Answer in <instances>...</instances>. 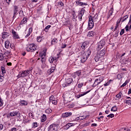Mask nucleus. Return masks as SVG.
Segmentation results:
<instances>
[{
	"label": "nucleus",
	"mask_w": 131,
	"mask_h": 131,
	"mask_svg": "<svg viewBox=\"0 0 131 131\" xmlns=\"http://www.w3.org/2000/svg\"><path fill=\"white\" fill-rule=\"evenodd\" d=\"M101 56L99 54H96V55L94 57V60L95 62H99L100 60Z\"/></svg>",
	"instance_id": "nucleus-26"
},
{
	"label": "nucleus",
	"mask_w": 131,
	"mask_h": 131,
	"mask_svg": "<svg viewBox=\"0 0 131 131\" xmlns=\"http://www.w3.org/2000/svg\"><path fill=\"white\" fill-rule=\"evenodd\" d=\"M32 27L33 26H32V27L29 29L28 33L27 34L25 37L26 38H27V37H29L30 35L31 34V33H32Z\"/></svg>",
	"instance_id": "nucleus-20"
},
{
	"label": "nucleus",
	"mask_w": 131,
	"mask_h": 131,
	"mask_svg": "<svg viewBox=\"0 0 131 131\" xmlns=\"http://www.w3.org/2000/svg\"><path fill=\"white\" fill-rule=\"evenodd\" d=\"M104 46H105V42L104 40H102L98 43V51L101 50V49H102Z\"/></svg>",
	"instance_id": "nucleus-11"
},
{
	"label": "nucleus",
	"mask_w": 131,
	"mask_h": 131,
	"mask_svg": "<svg viewBox=\"0 0 131 131\" xmlns=\"http://www.w3.org/2000/svg\"><path fill=\"white\" fill-rule=\"evenodd\" d=\"M56 126H57V124H52L50 125L48 127V130L56 131L57 129H56Z\"/></svg>",
	"instance_id": "nucleus-9"
},
{
	"label": "nucleus",
	"mask_w": 131,
	"mask_h": 131,
	"mask_svg": "<svg viewBox=\"0 0 131 131\" xmlns=\"http://www.w3.org/2000/svg\"><path fill=\"white\" fill-rule=\"evenodd\" d=\"M104 67L101 66V65L97 66V70L100 71L102 70V69H103Z\"/></svg>",
	"instance_id": "nucleus-49"
},
{
	"label": "nucleus",
	"mask_w": 131,
	"mask_h": 131,
	"mask_svg": "<svg viewBox=\"0 0 131 131\" xmlns=\"http://www.w3.org/2000/svg\"><path fill=\"white\" fill-rule=\"evenodd\" d=\"M72 115V113L67 112L61 114V117L62 118H67L70 117Z\"/></svg>",
	"instance_id": "nucleus-8"
},
{
	"label": "nucleus",
	"mask_w": 131,
	"mask_h": 131,
	"mask_svg": "<svg viewBox=\"0 0 131 131\" xmlns=\"http://www.w3.org/2000/svg\"><path fill=\"white\" fill-rule=\"evenodd\" d=\"M1 71L3 74H5L6 73V69H5V67L3 66L1 67Z\"/></svg>",
	"instance_id": "nucleus-46"
},
{
	"label": "nucleus",
	"mask_w": 131,
	"mask_h": 131,
	"mask_svg": "<svg viewBox=\"0 0 131 131\" xmlns=\"http://www.w3.org/2000/svg\"><path fill=\"white\" fill-rule=\"evenodd\" d=\"M10 41L7 40L5 42V48L6 49H9L10 47V48H12V44H10Z\"/></svg>",
	"instance_id": "nucleus-25"
},
{
	"label": "nucleus",
	"mask_w": 131,
	"mask_h": 131,
	"mask_svg": "<svg viewBox=\"0 0 131 131\" xmlns=\"http://www.w3.org/2000/svg\"><path fill=\"white\" fill-rule=\"evenodd\" d=\"M52 112H53V111H52V109H51V108H49L46 110V111H45V113L47 114H50L52 113Z\"/></svg>",
	"instance_id": "nucleus-37"
},
{
	"label": "nucleus",
	"mask_w": 131,
	"mask_h": 131,
	"mask_svg": "<svg viewBox=\"0 0 131 131\" xmlns=\"http://www.w3.org/2000/svg\"><path fill=\"white\" fill-rule=\"evenodd\" d=\"M5 59V56H4V54L2 53H0V61H3Z\"/></svg>",
	"instance_id": "nucleus-47"
},
{
	"label": "nucleus",
	"mask_w": 131,
	"mask_h": 131,
	"mask_svg": "<svg viewBox=\"0 0 131 131\" xmlns=\"http://www.w3.org/2000/svg\"><path fill=\"white\" fill-rule=\"evenodd\" d=\"M52 104H53V105H57V103H58V102L57 101V100L53 99L52 101Z\"/></svg>",
	"instance_id": "nucleus-55"
},
{
	"label": "nucleus",
	"mask_w": 131,
	"mask_h": 131,
	"mask_svg": "<svg viewBox=\"0 0 131 131\" xmlns=\"http://www.w3.org/2000/svg\"><path fill=\"white\" fill-rule=\"evenodd\" d=\"M33 47H34V43L30 44L27 48V52H34V49H32Z\"/></svg>",
	"instance_id": "nucleus-10"
},
{
	"label": "nucleus",
	"mask_w": 131,
	"mask_h": 131,
	"mask_svg": "<svg viewBox=\"0 0 131 131\" xmlns=\"http://www.w3.org/2000/svg\"><path fill=\"white\" fill-rule=\"evenodd\" d=\"M56 70V65L54 67H52L50 69L47 71V73L49 75H51V73H53L55 72V70Z\"/></svg>",
	"instance_id": "nucleus-13"
},
{
	"label": "nucleus",
	"mask_w": 131,
	"mask_h": 131,
	"mask_svg": "<svg viewBox=\"0 0 131 131\" xmlns=\"http://www.w3.org/2000/svg\"><path fill=\"white\" fill-rule=\"evenodd\" d=\"M120 63H121V64H126V61L125 59H121Z\"/></svg>",
	"instance_id": "nucleus-50"
},
{
	"label": "nucleus",
	"mask_w": 131,
	"mask_h": 131,
	"mask_svg": "<svg viewBox=\"0 0 131 131\" xmlns=\"http://www.w3.org/2000/svg\"><path fill=\"white\" fill-rule=\"evenodd\" d=\"M41 68H42V69H43L44 68H46V63H42V64L41 66Z\"/></svg>",
	"instance_id": "nucleus-58"
},
{
	"label": "nucleus",
	"mask_w": 131,
	"mask_h": 131,
	"mask_svg": "<svg viewBox=\"0 0 131 131\" xmlns=\"http://www.w3.org/2000/svg\"><path fill=\"white\" fill-rule=\"evenodd\" d=\"M89 58V57H88L86 55H84V54L83 53L82 54L81 59L80 61L81 63H84L86 60Z\"/></svg>",
	"instance_id": "nucleus-16"
},
{
	"label": "nucleus",
	"mask_w": 131,
	"mask_h": 131,
	"mask_svg": "<svg viewBox=\"0 0 131 131\" xmlns=\"http://www.w3.org/2000/svg\"><path fill=\"white\" fill-rule=\"evenodd\" d=\"M9 116H11V117H14L15 116H16L17 118H20L21 113H20L19 111H13L10 113Z\"/></svg>",
	"instance_id": "nucleus-4"
},
{
	"label": "nucleus",
	"mask_w": 131,
	"mask_h": 131,
	"mask_svg": "<svg viewBox=\"0 0 131 131\" xmlns=\"http://www.w3.org/2000/svg\"><path fill=\"white\" fill-rule=\"evenodd\" d=\"M83 54H84V55H86L89 58V57H90V56H91V54H92V51H91V49H89L86 51V52H83Z\"/></svg>",
	"instance_id": "nucleus-24"
},
{
	"label": "nucleus",
	"mask_w": 131,
	"mask_h": 131,
	"mask_svg": "<svg viewBox=\"0 0 131 131\" xmlns=\"http://www.w3.org/2000/svg\"><path fill=\"white\" fill-rule=\"evenodd\" d=\"M58 42V39L55 38L51 40V46H55Z\"/></svg>",
	"instance_id": "nucleus-29"
},
{
	"label": "nucleus",
	"mask_w": 131,
	"mask_h": 131,
	"mask_svg": "<svg viewBox=\"0 0 131 131\" xmlns=\"http://www.w3.org/2000/svg\"><path fill=\"white\" fill-rule=\"evenodd\" d=\"M94 19H93V16L90 15L89 17V23H88V27L87 29L88 30H91V29H93L94 28Z\"/></svg>",
	"instance_id": "nucleus-2"
},
{
	"label": "nucleus",
	"mask_w": 131,
	"mask_h": 131,
	"mask_svg": "<svg viewBox=\"0 0 131 131\" xmlns=\"http://www.w3.org/2000/svg\"><path fill=\"white\" fill-rule=\"evenodd\" d=\"M17 13H18V6H14V10H13V19L15 18V15H17Z\"/></svg>",
	"instance_id": "nucleus-21"
},
{
	"label": "nucleus",
	"mask_w": 131,
	"mask_h": 131,
	"mask_svg": "<svg viewBox=\"0 0 131 131\" xmlns=\"http://www.w3.org/2000/svg\"><path fill=\"white\" fill-rule=\"evenodd\" d=\"M122 96H123V95L122 94V91H120L119 93L116 95V98H118V99H120Z\"/></svg>",
	"instance_id": "nucleus-36"
},
{
	"label": "nucleus",
	"mask_w": 131,
	"mask_h": 131,
	"mask_svg": "<svg viewBox=\"0 0 131 131\" xmlns=\"http://www.w3.org/2000/svg\"><path fill=\"white\" fill-rule=\"evenodd\" d=\"M19 16L20 17H24L25 15H24V12H23V10H20L19 11Z\"/></svg>",
	"instance_id": "nucleus-48"
},
{
	"label": "nucleus",
	"mask_w": 131,
	"mask_h": 131,
	"mask_svg": "<svg viewBox=\"0 0 131 131\" xmlns=\"http://www.w3.org/2000/svg\"><path fill=\"white\" fill-rule=\"evenodd\" d=\"M11 32L13 37H15L16 39H20V37L19 36V35L17 34V32L15 31L14 29L11 30Z\"/></svg>",
	"instance_id": "nucleus-14"
},
{
	"label": "nucleus",
	"mask_w": 131,
	"mask_h": 131,
	"mask_svg": "<svg viewBox=\"0 0 131 131\" xmlns=\"http://www.w3.org/2000/svg\"><path fill=\"white\" fill-rule=\"evenodd\" d=\"M49 61L50 62V63H51V64L54 63V64H57V58L54 57L53 56H50L49 59Z\"/></svg>",
	"instance_id": "nucleus-12"
},
{
	"label": "nucleus",
	"mask_w": 131,
	"mask_h": 131,
	"mask_svg": "<svg viewBox=\"0 0 131 131\" xmlns=\"http://www.w3.org/2000/svg\"><path fill=\"white\" fill-rule=\"evenodd\" d=\"M4 55L8 58H11V51H6L4 53Z\"/></svg>",
	"instance_id": "nucleus-31"
},
{
	"label": "nucleus",
	"mask_w": 131,
	"mask_h": 131,
	"mask_svg": "<svg viewBox=\"0 0 131 131\" xmlns=\"http://www.w3.org/2000/svg\"><path fill=\"white\" fill-rule=\"evenodd\" d=\"M46 56H47V52L46 51L39 54V57L41 58V63H45L46 62Z\"/></svg>",
	"instance_id": "nucleus-7"
},
{
	"label": "nucleus",
	"mask_w": 131,
	"mask_h": 131,
	"mask_svg": "<svg viewBox=\"0 0 131 131\" xmlns=\"http://www.w3.org/2000/svg\"><path fill=\"white\" fill-rule=\"evenodd\" d=\"M76 5H78V6H81L82 7L83 6H86V3H84L81 2V0H79L76 2Z\"/></svg>",
	"instance_id": "nucleus-23"
},
{
	"label": "nucleus",
	"mask_w": 131,
	"mask_h": 131,
	"mask_svg": "<svg viewBox=\"0 0 131 131\" xmlns=\"http://www.w3.org/2000/svg\"><path fill=\"white\" fill-rule=\"evenodd\" d=\"M4 79H5V77L0 75V82H3V81H4Z\"/></svg>",
	"instance_id": "nucleus-54"
},
{
	"label": "nucleus",
	"mask_w": 131,
	"mask_h": 131,
	"mask_svg": "<svg viewBox=\"0 0 131 131\" xmlns=\"http://www.w3.org/2000/svg\"><path fill=\"white\" fill-rule=\"evenodd\" d=\"M85 12V10H84V8H82V9L79 12V14L83 16V15H84V12Z\"/></svg>",
	"instance_id": "nucleus-38"
},
{
	"label": "nucleus",
	"mask_w": 131,
	"mask_h": 131,
	"mask_svg": "<svg viewBox=\"0 0 131 131\" xmlns=\"http://www.w3.org/2000/svg\"><path fill=\"white\" fill-rule=\"evenodd\" d=\"M124 33V29H122L120 33V35H122Z\"/></svg>",
	"instance_id": "nucleus-61"
},
{
	"label": "nucleus",
	"mask_w": 131,
	"mask_h": 131,
	"mask_svg": "<svg viewBox=\"0 0 131 131\" xmlns=\"http://www.w3.org/2000/svg\"><path fill=\"white\" fill-rule=\"evenodd\" d=\"M89 45V43H88V41H84L83 42L81 46V49L82 51H84V50H85V49H86V48H88V45Z\"/></svg>",
	"instance_id": "nucleus-15"
},
{
	"label": "nucleus",
	"mask_w": 131,
	"mask_h": 131,
	"mask_svg": "<svg viewBox=\"0 0 131 131\" xmlns=\"http://www.w3.org/2000/svg\"><path fill=\"white\" fill-rule=\"evenodd\" d=\"M107 117L110 118H113L114 117V114H111L110 115H108L107 116Z\"/></svg>",
	"instance_id": "nucleus-53"
},
{
	"label": "nucleus",
	"mask_w": 131,
	"mask_h": 131,
	"mask_svg": "<svg viewBox=\"0 0 131 131\" xmlns=\"http://www.w3.org/2000/svg\"><path fill=\"white\" fill-rule=\"evenodd\" d=\"M4 128V124L0 123V130H2Z\"/></svg>",
	"instance_id": "nucleus-63"
},
{
	"label": "nucleus",
	"mask_w": 131,
	"mask_h": 131,
	"mask_svg": "<svg viewBox=\"0 0 131 131\" xmlns=\"http://www.w3.org/2000/svg\"><path fill=\"white\" fill-rule=\"evenodd\" d=\"M103 80H104V77H100L98 79H96L95 80V82L93 85V86H96V85H98V84H100V83H101Z\"/></svg>",
	"instance_id": "nucleus-6"
},
{
	"label": "nucleus",
	"mask_w": 131,
	"mask_h": 131,
	"mask_svg": "<svg viewBox=\"0 0 131 131\" xmlns=\"http://www.w3.org/2000/svg\"><path fill=\"white\" fill-rule=\"evenodd\" d=\"M88 116H89L79 117L80 121H81V120H83V119H85V118H86V117H88Z\"/></svg>",
	"instance_id": "nucleus-51"
},
{
	"label": "nucleus",
	"mask_w": 131,
	"mask_h": 131,
	"mask_svg": "<svg viewBox=\"0 0 131 131\" xmlns=\"http://www.w3.org/2000/svg\"><path fill=\"white\" fill-rule=\"evenodd\" d=\"M75 74L77 75L78 76H80L81 75V71H78L74 73Z\"/></svg>",
	"instance_id": "nucleus-45"
},
{
	"label": "nucleus",
	"mask_w": 131,
	"mask_h": 131,
	"mask_svg": "<svg viewBox=\"0 0 131 131\" xmlns=\"http://www.w3.org/2000/svg\"><path fill=\"white\" fill-rule=\"evenodd\" d=\"M90 92H91V90H89L85 92H84L82 94L77 95L76 96V97L77 99H79V98H80V97H83V96H85V95H86V94H89V93H90Z\"/></svg>",
	"instance_id": "nucleus-17"
},
{
	"label": "nucleus",
	"mask_w": 131,
	"mask_h": 131,
	"mask_svg": "<svg viewBox=\"0 0 131 131\" xmlns=\"http://www.w3.org/2000/svg\"><path fill=\"white\" fill-rule=\"evenodd\" d=\"M78 18L80 20V21H81V20H82V16L83 15H81V14H78Z\"/></svg>",
	"instance_id": "nucleus-59"
},
{
	"label": "nucleus",
	"mask_w": 131,
	"mask_h": 131,
	"mask_svg": "<svg viewBox=\"0 0 131 131\" xmlns=\"http://www.w3.org/2000/svg\"><path fill=\"white\" fill-rule=\"evenodd\" d=\"M11 131H17V128H16V127H13L12 128H11Z\"/></svg>",
	"instance_id": "nucleus-64"
},
{
	"label": "nucleus",
	"mask_w": 131,
	"mask_h": 131,
	"mask_svg": "<svg viewBox=\"0 0 131 131\" xmlns=\"http://www.w3.org/2000/svg\"><path fill=\"white\" fill-rule=\"evenodd\" d=\"M111 111H113V112H116L117 111V107L116 105L114 106L111 108Z\"/></svg>",
	"instance_id": "nucleus-39"
},
{
	"label": "nucleus",
	"mask_w": 131,
	"mask_h": 131,
	"mask_svg": "<svg viewBox=\"0 0 131 131\" xmlns=\"http://www.w3.org/2000/svg\"><path fill=\"white\" fill-rule=\"evenodd\" d=\"M58 5L59 6H60V7H62L64 6V3H63L62 2H58Z\"/></svg>",
	"instance_id": "nucleus-62"
},
{
	"label": "nucleus",
	"mask_w": 131,
	"mask_h": 131,
	"mask_svg": "<svg viewBox=\"0 0 131 131\" xmlns=\"http://www.w3.org/2000/svg\"><path fill=\"white\" fill-rule=\"evenodd\" d=\"M118 34H119V31H116L115 34L114 35L115 37H117L118 36Z\"/></svg>",
	"instance_id": "nucleus-56"
},
{
	"label": "nucleus",
	"mask_w": 131,
	"mask_h": 131,
	"mask_svg": "<svg viewBox=\"0 0 131 131\" xmlns=\"http://www.w3.org/2000/svg\"><path fill=\"white\" fill-rule=\"evenodd\" d=\"M29 116H30V117H31V118H33V117H34V115H33V114L32 113H30L29 114Z\"/></svg>",
	"instance_id": "nucleus-60"
},
{
	"label": "nucleus",
	"mask_w": 131,
	"mask_h": 131,
	"mask_svg": "<svg viewBox=\"0 0 131 131\" xmlns=\"http://www.w3.org/2000/svg\"><path fill=\"white\" fill-rule=\"evenodd\" d=\"M100 54H99L100 55V56H104L105 55V54H106V50H105V49L102 50L101 51H100Z\"/></svg>",
	"instance_id": "nucleus-33"
},
{
	"label": "nucleus",
	"mask_w": 131,
	"mask_h": 131,
	"mask_svg": "<svg viewBox=\"0 0 131 131\" xmlns=\"http://www.w3.org/2000/svg\"><path fill=\"white\" fill-rule=\"evenodd\" d=\"M83 86V83H79L78 84V88L79 89H81Z\"/></svg>",
	"instance_id": "nucleus-52"
},
{
	"label": "nucleus",
	"mask_w": 131,
	"mask_h": 131,
	"mask_svg": "<svg viewBox=\"0 0 131 131\" xmlns=\"http://www.w3.org/2000/svg\"><path fill=\"white\" fill-rule=\"evenodd\" d=\"M71 96V95H70V93H69V92H66L63 94L62 98H63L64 99V104H66L67 103L66 101H67V100H69V99H70Z\"/></svg>",
	"instance_id": "nucleus-5"
},
{
	"label": "nucleus",
	"mask_w": 131,
	"mask_h": 131,
	"mask_svg": "<svg viewBox=\"0 0 131 131\" xmlns=\"http://www.w3.org/2000/svg\"><path fill=\"white\" fill-rule=\"evenodd\" d=\"M46 120H47V116L45 114H43L42 116H41V122H45Z\"/></svg>",
	"instance_id": "nucleus-32"
},
{
	"label": "nucleus",
	"mask_w": 131,
	"mask_h": 131,
	"mask_svg": "<svg viewBox=\"0 0 131 131\" xmlns=\"http://www.w3.org/2000/svg\"><path fill=\"white\" fill-rule=\"evenodd\" d=\"M111 81H113V80H109L106 83H104L103 85H104V86H108V85L111 83Z\"/></svg>",
	"instance_id": "nucleus-42"
},
{
	"label": "nucleus",
	"mask_w": 131,
	"mask_h": 131,
	"mask_svg": "<svg viewBox=\"0 0 131 131\" xmlns=\"http://www.w3.org/2000/svg\"><path fill=\"white\" fill-rule=\"evenodd\" d=\"M54 99H55V97H54V95H52L50 97L49 101V104H50L51 102H52L53 100H54Z\"/></svg>",
	"instance_id": "nucleus-43"
},
{
	"label": "nucleus",
	"mask_w": 131,
	"mask_h": 131,
	"mask_svg": "<svg viewBox=\"0 0 131 131\" xmlns=\"http://www.w3.org/2000/svg\"><path fill=\"white\" fill-rule=\"evenodd\" d=\"M8 36H10V33H8L7 32H3L2 33V38L3 39L7 38V37H8Z\"/></svg>",
	"instance_id": "nucleus-18"
},
{
	"label": "nucleus",
	"mask_w": 131,
	"mask_h": 131,
	"mask_svg": "<svg viewBox=\"0 0 131 131\" xmlns=\"http://www.w3.org/2000/svg\"><path fill=\"white\" fill-rule=\"evenodd\" d=\"M36 40L38 42H41L43 40V38L42 36H37L36 38Z\"/></svg>",
	"instance_id": "nucleus-30"
},
{
	"label": "nucleus",
	"mask_w": 131,
	"mask_h": 131,
	"mask_svg": "<svg viewBox=\"0 0 131 131\" xmlns=\"http://www.w3.org/2000/svg\"><path fill=\"white\" fill-rule=\"evenodd\" d=\"M122 19V18H120V19H119L118 20V21H117L116 26H115L116 28H118V25H119V24H120V21H121Z\"/></svg>",
	"instance_id": "nucleus-41"
},
{
	"label": "nucleus",
	"mask_w": 131,
	"mask_h": 131,
	"mask_svg": "<svg viewBox=\"0 0 131 131\" xmlns=\"http://www.w3.org/2000/svg\"><path fill=\"white\" fill-rule=\"evenodd\" d=\"M124 102L126 104H127V105H129L130 106H131V100L130 99H125L124 100Z\"/></svg>",
	"instance_id": "nucleus-34"
},
{
	"label": "nucleus",
	"mask_w": 131,
	"mask_h": 131,
	"mask_svg": "<svg viewBox=\"0 0 131 131\" xmlns=\"http://www.w3.org/2000/svg\"><path fill=\"white\" fill-rule=\"evenodd\" d=\"M28 18L27 17H24L23 20L20 21L19 25H23V24H26L27 23Z\"/></svg>",
	"instance_id": "nucleus-27"
},
{
	"label": "nucleus",
	"mask_w": 131,
	"mask_h": 131,
	"mask_svg": "<svg viewBox=\"0 0 131 131\" xmlns=\"http://www.w3.org/2000/svg\"><path fill=\"white\" fill-rule=\"evenodd\" d=\"M73 83V79L72 78H70L66 80V81L63 83L62 85L63 88H66V86H70V85H72Z\"/></svg>",
	"instance_id": "nucleus-1"
},
{
	"label": "nucleus",
	"mask_w": 131,
	"mask_h": 131,
	"mask_svg": "<svg viewBox=\"0 0 131 131\" xmlns=\"http://www.w3.org/2000/svg\"><path fill=\"white\" fill-rule=\"evenodd\" d=\"M125 31H129V27L128 26V25H127L126 26V27H125Z\"/></svg>",
	"instance_id": "nucleus-57"
},
{
	"label": "nucleus",
	"mask_w": 131,
	"mask_h": 131,
	"mask_svg": "<svg viewBox=\"0 0 131 131\" xmlns=\"http://www.w3.org/2000/svg\"><path fill=\"white\" fill-rule=\"evenodd\" d=\"M122 19V22H124V21H125V20H126L127 19V18H128V15H126L125 16H124L123 17H121Z\"/></svg>",
	"instance_id": "nucleus-40"
},
{
	"label": "nucleus",
	"mask_w": 131,
	"mask_h": 131,
	"mask_svg": "<svg viewBox=\"0 0 131 131\" xmlns=\"http://www.w3.org/2000/svg\"><path fill=\"white\" fill-rule=\"evenodd\" d=\"M19 104L20 106H27L28 105V102L24 100H21Z\"/></svg>",
	"instance_id": "nucleus-22"
},
{
	"label": "nucleus",
	"mask_w": 131,
	"mask_h": 131,
	"mask_svg": "<svg viewBox=\"0 0 131 131\" xmlns=\"http://www.w3.org/2000/svg\"><path fill=\"white\" fill-rule=\"evenodd\" d=\"M38 123L37 122H33L32 123V128H35V127H37Z\"/></svg>",
	"instance_id": "nucleus-44"
},
{
	"label": "nucleus",
	"mask_w": 131,
	"mask_h": 131,
	"mask_svg": "<svg viewBox=\"0 0 131 131\" xmlns=\"http://www.w3.org/2000/svg\"><path fill=\"white\" fill-rule=\"evenodd\" d=\"M32 71V69L30 70L29 71H23L22 72H19V74L17 76L18 78H20V77H26V76H28L30 72Z\"/></svg>",
	"instance_id": "nucleus-3"
},
{
	"label": "nucleus",
	"mask_w": 131,
	"mask_h": 131,
	"mask_svg": "<svg viewBox=\"0 0 131 131\" xmlns=\"http://www.w3.org/2000/svg\"><path fill=\"white\" fill-rule=\"evenodd\" d=\"M95 35H96V33L93 31H89L87 34V36H88V37H93Z\"/></svg>",
	"instance_id": "nucleus-19"
},
{
	"label": "nucleus",
	"mask_w": 131,
	"mask_h": 131,
	"mask_svg": "<svg viewBox=\"0 0 131 131\" xmlns=\"http://www.w3.org/2000/svg\"><path fill=\"white\" fill-rule=\"evenodd\" d=\"M52 27V26L48 25L47 27H45V28L43 29V31H45V32H49V29L51 28Z\"/></svg>",
	"instance_id": "nucleus-35"
},
{
	"label": "nucleus",
	"mask_w": 131,
	"mask_h": 131,
	"mask_svg": "<svg viewBox=\"0 0 131 131\" xmlns=\"http://www.w3.org/2000/svg\"><path fill=\"white\" fill-rule=\"evenodd\" d=\"M113 11H114L113 8H111L107 14V18H110V17L112 16V14H113Z\"/></svg>",
	"instance_id": "nucleus-28"
}]
</instances>
